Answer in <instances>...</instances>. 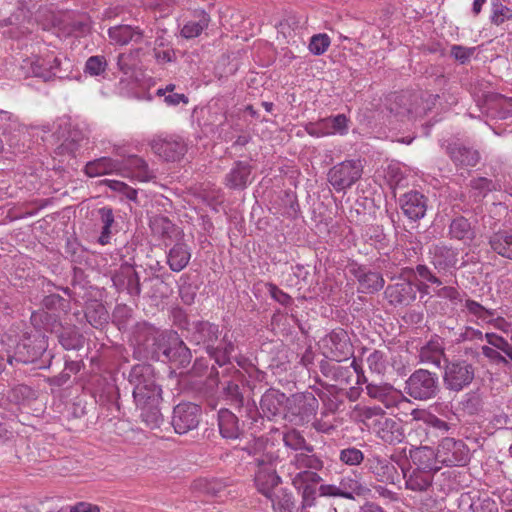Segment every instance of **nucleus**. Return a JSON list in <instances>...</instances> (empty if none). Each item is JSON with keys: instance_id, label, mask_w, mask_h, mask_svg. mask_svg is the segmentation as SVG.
<instances>
[{"instance_id": "f257e3e1", "label": "nucleus", "mask_w": 512, "mask_h": 512, "mask_svg": "<svg viewBox=\"0 0 512 512\" xmlns=\"http://www.w3.org/2000/svg\"><path fill=\"white\" fill-rule=\"evenodd\" d=\"M133 386V398L140 410L142 421L150 429L159 428L163 423L161 413L162 389L157 383L155 371L150 364H137L129 373Z\"/></svg>"}, {"instance_id": "f03ea898", "label": "nucleus", "mask_w": 512, "mask_h": 512, "mask_svg": "<svg viewBox=\"0 0 512 512\" xmlns=\"http://www.w3.org/2000/svg\"><path fill=\"white\" fill-rule=\"evenodd\" d=\"M137 341L152 358L168 361L173 367L186 368L192 360L191 350L176 332L165 333L152 325L139 328Z\"/></svg>"}, {"instance_id": "7ed1b4c3", "label": "nucleus", "mask_w": 512, "mask_h": 512, "mask_svg": "<svg viewBox=\"0 0 512 512\" xmlns=\"http://www.w3.org/2000/svg\"><path fill=\"white\" fill-rule=\"evenodd\" d=\"M208 380L212 387H219V397L228 405L243 409L245 397L240 385L248 384L244 372L235 366L223 370L212 367Z\"/></svg>"}, {"instance_id": "20e7f679", "label": "nucleus", "mask_w": 512, "mask_h": 512, "mask_svg": "<svg viewBox=\"0 0 512 512\" xmlns=\"http://www.w3.org/2000/svg\"><path fill=\"white\" fill-rule=\"evenodd\" d=\"M286 400L290 403L291 413L302 418L312 414L318 404L314 397H311L309 401L302 395H294L291 399H287L284 393L275 389H268L260 400V409L263 416L271 419L279 415Z\"/></svg>"}, {"instance_id": "39448f33", "label": "nucleus", "mask_w": 512, "mask_h": 512, "mask_svg": "<svg viewBox=\"0 0 512 512\" xmlns=\"http://www.w3.org/2000/svg\"><path fill=\"white\" fill-rule=\"evenodd\" d=\"M406 393L415 400H429L439 392V378L426 369L415 370L405 382Z\"/></svg>"}, {"instance_id": "423d86ee", "label": "nucleus", "mask_w": 512, "mask_h": 512, "mask_svg": "<svg viewBox=\"0 0 512 512\" xmlns=\"http://www.w3.org/2000/svg\"><path fill=\"white\" fill-rule=\"evenodd\" d=\"M475 377L474 366L463 359L446 360L443 383L447 390L460 392L468 387Z\"/></svg>"}, {"instance_id": "0eeeda50", "label": "nucleus", "mask_w": 512, "mask_h": 512, "mask_svg": "<svg viewBox=\"0 0 512 512\" xmlns=\"http://www.w3.org/2000/svg\"><path fill=\"white\" fill-rule=\"evenodd\" d=\"M374 415L381 417L374 422L373 428L379 439L388 445H397L404 441V426L399 420L385 417L384 411L380 407L369 408L365 412L366 418Z\"/></svg>"}, {"instance_id": "6e6552de", "label": "nucleus", "mask_w": 512, "mask_h": 512, "mask_svg": "<svg viewBox=\"0 0 512 512\" xmlns=\"http://www.w3.org/2000/svg\"><path fill=\"white\" fill-rule=\"evenodd\" d=\"M487 345L481 347V352L487 361L494 366L505 369L512 368V343L496 333H486Z\"/></svg>"}, {"instance_id": "1a4fd4ad", "label": "nucleus", "mask_w": 512, "mask_h": 512, "mask_svg": "<svg viewBox=\"0 0 512 512\" xmlns=\"http://www.w3.org/2000/svg\"><path fill=\"white\" fill-rule=\"evenodd\" d=\"M276 460L277 457L272 454H263L255 458L257 465L254 477L255 486L266 497H271L274 488L281 482V478L276 472Z\"/></svg>"}, {"instance_id": "9d476101", "label": "nucleus", "mask_w": 512, "mask_h": 512, "mask_svg": "<svg viewBox=\"0 0 512 512\" xmlns=\"http://www.w3.org/2000/svg\"><path fill=\"white\" fill-rule=\"evenodd\" d=\"M363 165L360 160H346L334 165L328 172V181L340 192L346 191L362 176Z\"/></svg>"}, {"instance_id": "9b49d317", "label": "nucleus", "mask_w": 512, "mask_h": 512, "mask_svg": "<svg viewBox=\"0 0 512 512\" xmlns=\"http://www.w3.org/2000/svg\"><path fill=\"white\" fill-rule=\"evenodd\" d=\"M435 460L445 466H464L469 461V448L459 439L442 438L435 452Z\"/></svg>"}, {"instance_id": "f8f14e48", "label": "nucleus", "mask_w": 512, "mask_h": 512, "mask_svg": "<svg viewBox=\"0 0 512 512\" xmlns=\"http://www.w3.org/2000/svg\"><path fill=\"white\" fill-rule=\"evenodd\" d=\"M422 104L421 93L405 91L394 95L389 110L401 121L410 120L426 112V107Z\"/></svg>"}, {"instance_id": "ddd939ff", "label": "nucleus", "mask_w": 512, "mask_h": 512, "mask_svg": "<svg viewBox=\"0 0 512 512\" xmlns=\"http://www.w3.org/2000/svg\"><path fill=\"white\" fill-rule=\"evenodd\" d=\"M186 338L195 345H203L205 350L212 349L221 334L219 325L199 320L188 324Z\"/></svg>"}, {"instance_id": "4468645a", "label": "nucleus", "mask_w": 512, "mask_h": 512, "mask_svg": "<svg viewBox=\"0 0 512 512\" xmlns=\"http://www.w3.org/2000/svg\"><path fill=\"white\" fill-rule=\"evenodd\" d=\"M201 417L200 406L194 403H180L173 410L172 426L178 434H185L198 427Z\"/></svg>"}, {"instance_id": "2eb2a0df", "label": "nucleus", "mask_w": 512, "mask_h": 512, "mask_svg": "<svg viewBox=\"0 0 512 512\" xmlns=\"http://www.w3.org/2000/svg\"><path fill=\"white\" fill-rule=\"evenodd\" d=\"M45 342L43 337L24 336L16 345L14 355L8 356V361L13 364V361L17 363H33L36 361L44 352Z\"/></svg>"}, {"instance_id": "dca6fc26", "label": "nucleus", "mask_w": 512, "mask_h": 512, "mask_svg": "<svg viewBox=\"0 0 512 512\" xmlns=\"http://www.w3.org/2000/svg\"><path fill=\"white\" fill-rule=\"evenodd\" d=\"M114 153L123 158L120 161L121 169H125L132 178L141 182H149L156 178L154 171L149 168L143 158L137 155H126L120 147H116Z\"/></svg>"}, {"instance_id": "f3484780", "label": "nucleus", "mask_w": 512, "mask_h": 512, "mask_svg": "<svg viewBox=\"0 0 512 512\" xmlns=\"http://www.w3.org/2000/svg\"><path fill=\"white\" fill-rule=\"evenodd\" d=\"M366 393L370 398L381 402L387 409L410 403V400L401 391L390 384L368 383Z\"/></svg>"}, {"instance_id": "a211bd4d", "label": "nucleus", "mask_w": 512, "mask_h": 512, "mask_svg": "<svg viewBox=\"0 0 512 512\" xmlns=\"http://www.w3.org/2000/svg\"><path fill=\"white\" fill-rule=\"evenodd\" d=\"M323 376L335 382L338 385H350L354 379L355 373H358L360 365L354 358L349 365H340L328 360H322L319 365Z\"/></svg>"}, {"instance_id": "6ab92c4d", "label": "nucleus", "mask_w": 512, "mask_h": 512, "mask_svg": "<svg viewBox=\"0 0 512 512\" xmlns=\"http://www.w3.org/2000/svg\"><path fill=\"white\" fill-rule=\"evenodd\" d=\"M323 467V460L314 451L312 453L302 451L296 453L292 458L289 469H293V471H289L288 474L291 479L299 478L303 474L319 475L318 471L322 470Z\"/></svg>"}, {"instance_id": "aec40b11", "label": "nucleus", "mask_w": 512, "mask_h": 512, "mask_svg": "<svg viewBox=\"0 0 512 512\" xmlns=\"http://www.w3.org/2000/svg\"><path fill=\"white\" fill-rule=\"evenodd\" d=\"M365 466L378 482L395 485L400 481L396 466L385 458L380 456L367 458Z\"/></svg>"}, {"instance_id": "412c9836", "label": "nucleus", "mask_w": 512, "mask_h": 512, "mask_svg": "<svg viewBox=\"0 0 512 512\" xmlns=\"http://www.w3.org/2000/svg\"><path fill=\"white\" fill-rule=\"evenodd\" d=\"M325 342L329 353L336 362L347 360L348 356L353 354V345L344 329H335L330 332Z\"/></svg>"}, {"instance_id": "4be33fe9", "label": "nucleus", "mask_w": 512, "mask_h": 512, "mask_svg": "<svg viewBox=\"0 0 512 512\" xmlns=\"http://www.w3.org/2000/svg\"><path fill=\"white\" fill-rule=\"evenodd\" d=\"M439 468H429L424 466L415 468L410 472L402 469L405 487L413 492H426L433 484L434 475Z\"/></svg>"}, {"instance_id": "5701e85b", "label": "nucleus", "mask_w": 512, "mask_h": 512, "mask_svg": "<svg viewBox=\"0 0 512 512\" xmlns=\"http://www.w3.org/2000/svg\"><path fill=\"white\" fill-rule=\"evenodd\" d=\"M385 296L394 306H408L416 299V289L412 282L400 279L386 287Z\"/></svg>"}, {"instance_id": "b1692460", "label": "nucleus", "mask_w": 512, "mask_h": 512, "mask_svg": "<svg viewBox=\"0 0 512 512\" xmlns=\"http://www.w3.org/2000/svg\"><path fill=\"white\" fill-rule=\"evenodd\" d=\"M322 481L320 475L303 474L299 478H292L291 483L302 496V506L312 507L316 504L319 495L317 485Z\"/></svg>"}, {"instance_id": "393cba45", "label": "nucleus", "mask_w": 512, "mask_h": 512, "mask_svg": "<svg viewBox=\"0 0 512 512\" xmlns=\"http://www.w3.org/2000/svg\"><path fill=\"white\" fill-rule=\"evenodd\" d=\"M152 151L165 161H178L186 153V145L181 140L153 139L150 142Z\"/></svg>"}, {"instance_id": "a878e982", "label": "nucleus", "mask_w": 512, "mask_h": 512, "mask_svg": "<svg viewBox=\"0 0 512 512\" xmlns=\"http://www.w3.org/2000/svg\"><path fill=\"white\" fill-rule=\"evenodd\" d=\"M403 213L411 220L423 218L427 210V198L418 191H410L400 198Z\"/></svg>"}, {"instance_id": "bb28decb", "label": "nucleus", "mask_w": 512, "mask_h": 512, "mask_svg": "<svg viewBox=\"0 0 512 512\" xmlns=\"http://www.w3.org/2000/svg\"><path fill=\"white\" fill-rule=\"evenodd\" d=\"M253 167L244 161H236L225 176V185L234 190H244L250 179Z\"/></svg>"}, {"instance_id": "cd10ccee", "label": "nucleus", "mask_w": 512, "mask_h": 512, "mask_svg": "<svg viewBox=\"0 0 512 512\" xmlns=\"http://www.w3.org/2000/svg\"><path fill=\"white\" fill-rule=\"evenodd\" d=\"M218 427L221 436L226 439L235 440L243 434L238 417L226 408L218 412Z\"/></svg>"}, {"instance_id": "c85d7f7f", "label": "nucleus", "mask_w": 512, "mask_h": 512, "mask_svg": "<svg viewBox=\"0 0 512 512\" xmlns=\"http://www.w3.org/2000/svg\"><path fill=\"white\" fill-rule=\"evenodd\" d=\"M446 151L455 165L461 167H474L480 159L478 151L459 143L449 144Z\"/></svg>"}, {"instance_id": "c756f323", "label": "nucleus", "mask_w": 512, "mask_h": 512, "mask_svg": "<svg viewBox=\"0 0 512 512\" xmlns=\"http://www.w3.org/2000/svg\"><path fill=\"white\" fill-rule=\"evenodd\" d=\"M209 23L210 16L206 11L195 10L193 12V19L183 25L180 35L185 39L196 38L208 27Z\"/></svg>"}, {"instance_id": "7c9ffc66", "label": "nucleus", "mask_w": 512, "mask_h": 512, "mask_svg": "<svg viewBox=\"0 0 512 512\" xmlns=\"http://www.w3.org/2000/svg\"><path fill=\"white\" fill-rule=\"evenodd\" d=\"M191 259V249L184 242H177L167 253V264L173 272L182 271Z\"/></svg>"}, {"instance_id": "2f4dec72", "label": "nucleus", "mask_w": 512, "mask_h": 512, "mask_svg": "<svg viewBox=\"0 0 512 512\" xmlns=\"http://www.w3.org/2000/svg\"><path fill=\"white\" fill-rule=\"evenodd\" d=\"M119 170H121L120 161L110 157H100L89 161L84 167V173L90 178L111 174Z\"/></svg>"}, {"instance_id": "473e14b6", "label": "nucleus", "mask_w": 512, "mask_h": 512, "mask_svg": "<svg viewBox=\"0 0 512 512\" xmlns=\"http://www.w3.org/2000/svg\"><path fill=\"white\" fill-rule=\"evenodd\" d=\"M449 235L452 239L467 244L472 242L476 236L475 227L464 216H457L450 223Z\"/></svg>"}, {"instance_id": "72a5a7b5", "label": "nucleus", "mask_w": 512, "mask_h": 512, "mask_svg": "<svg viewBox=\"0 0 512 512\" xmlns=\"http://www.w3.org/2000/svg\"><path fill=\"white\" fill-rule=\"evenodd\" d=\"M347 122L348 119L344 114H339L334 117H328L321 119L316 124V129L319 133H316L315 130H309V134L311 135H329L334 133L343 134L347 130Z\"/></svg>"}, {"instance_id": "f704fd0d", "label": "nucleus", "mask_w": 512, "mask_h": 512, "mask_svg": "<svg viewBox=\"0 0 512 512\" xmlns=\"http://www.w3.org/2000/svg\"><path fill=\"white\" fill-rule=\"evenodd\" d=\"M108 35L116 44L126 45L130 41L139 43L143 38V31L130 25H118L109 28Z\"/></svg>"}, {"instance_id": "c9c22d12", "label": "nucleus", "mask_w": 512, "mask_h": 512, "mask_svg": "<svg viewBox=\"0 0 512 512\" xmlns=\"http://www.w3.org/2000/svg\"><path fill=\"white\" fill-rule=\"evenodd\" d=\"M419 360L422 363H431L437 367H441L442 361L446 363L448 359L440 342L431 340L421 347Z\"/></svg>"}, {"instance_id": "e433bc0d", "label": "nucleus", "mask_w": 512, "mask_h": 512, "mask_svg": "<svg viewBox=\"0 0 512 512\" xmlns=\"http://www.w3.org/2000/svg\"><path fill=\"white\" fill-rule=\"evenodd\" d=\"M491 249L498 255L512 260V232L498 231L489 238Z\"/></svg>"}, {"instance_id": "4c0bfd02", "label": "nucleus", "mask_w": 512, "mask_h": 512, "mask_svg": "<svg viewBox=\"0 0 512 512\" xmlns=\"http://www.w3.org/2000/svg\"><path fill=\"white\" fill-rule=\"evenodd\" d=\"M268 498L275 512H295L296 510V499L287 489L280 488L272 492L271 497Z\"/></svg>"}, {"instance_id": "58836bf2", "label": "nucleus", "mask_w": 512, "mask_h": 512, "mask_svg": "<svg viewBox=\"0 0 512 512\" xmlns=\"http://www.w3.org/2000/svg\"><path fill=\"white\" fill-rule=\"evenodd\" d=\"M432 263L438 272L446 271L455 267L458 263L457 253L452 248L437 246L435 248Z\"/></svg>"}, {"instance_id": "ea45409f", "label": "nucleus", "mask_w": 512, "mask_h": 512, "mask_svg": "<svg viewBox=\"0 0 512 512\" xmlns=\"http://www.w3.org/2000/svg\"><path fill=\"white\" fill-rule=\"evenodd\" d=\"M355 276L363 292L374 293L381 290L384 286V279L378 272H366L359 268L355 272Z\"/></svg>"}, {"instance_id": "a19ab883", "label": "nucleus", "mask_w": 512, "mask_h": 512, "mask_svg": "<svg viewBox=\"0 0 512 512\" xmlns=\"http://www.w3.org/2000/svg\"><path fill=\"white\" fill-rule=\"evenodd\" d=\"M85 317L93 327L100 328L108 323L109 313L101 302L94 300L87 304Z\"/></svg>"}, {"instance_id": "79ce46f5", "label": "nucleus", "mask_w": 512, "mask_h": 512, "mask_svg": "<svg viewBox=\"0 0 512 512\" xmlns=\"http://www.w3.org/2000/svg\"><path fill=\"white\" fill-rule=\"evenodd\" d=\"M341 498L354 500L355 496H365L369 489L354 477H343L339 482Z\"/></svg>"}, {"instance_id": "37998d69", "label": "nucleus", "mask_w": 512, "mask_h": 512, "mask_svg": "<svg viewBox=\"0 0 512 512\" xmlns=\"http://www.w3.org/2000/svg\"><path fill=\"white\" fill-rule=\"evenodd\" d=\"M21 68L26 71L27 75L41 78L45 82L54 79V72L48 70L44 61L39 57L25 59Z\"/></svg>"}, {"instance_id": "c03bdc74", "label": "nucleus", "mask_w": 512, "mask_h": 512, "mask_svg": "<svg viewBox=\"0 0 512 512\" xmlns=\"http://www.w3.org/2000/svg\"><path fill=\"white\" fill-rule=\"evenodd\" d=\"M194 487L207 495L221 497L225 494L228 483L222 479H199L195 481Z\"/></svg>"}, {"instance_id": "a18cd8bd", "label": "nucleus", "mask_w": 512, "mask_h": 512, "mask_svg": "<svg viewBox=\"0 0 512 512\" xmlns=\"http://www.w3.org/2000/svg\"><path fill=\"white\" fill-rule=\"evenodd\" d=\"M283 442L286 447L295 451H306L309 453L314 451V447L308 444L300 432L295 429H291L284 433Z\"/></svg>"}, {"instance_id": "49530a36", "label": "nucleus", "mask_w": 512, "mask_h": 512, "mask_svg": "<svg viewBox=\"0 0 512 512\" xmlns=\"http://www.w3.org/2000/svg\"><path fill=\"white\" fill-rule=\"evenodd\" d=\"M409 455L413 463L417 465L416 468H421L424 466H428L429 468H437L433 463V459H435V452L430 447H415L410 450Z\"/></svg>"}, {"instance_id": "de8ad7c7", "label": "nucleus", "mask_w": 512, "mask_h": 512, "mask_svg": "<svg viewBox=\"0 0 512 512\" xmlns=\"http://www.w3.org/2000/svg\"><path fill=\"white\" fill-rule=\"evenodd\" d=\"M59 343L66 350H78L83 346L84 338L75 328H65L58 336Z\"/></svg>"}, {"instance_id": "09e8293b", "label": "nucleus", "mask_w": 512, "mask_h": 512, "mask_svg": "<svg viewBox=\"0 0 512 512\" xmlns=\"http://www.w3.org/2000/svg\"><path fill=\"white\" fill-rule=\"evenodd\" d=\"M98 213L103 224L101 234L98 238V243L101 245H107L111 240V226L114 223L113 211L109 207H102L98 210Z\"/></svg>"}, {"instance_id": "8fccbe9b", "label": "nucleus", "mask_w": 512, "mask_h": 512, "mask_svg": "<svg viewBox=\"0 0 512 512\" xmlns=\"http://www.w3.org/2000/svg\"><path fill=\"white\" fill-rule=\"evenodd\" d=\"M413 419L415 420H423L426 424L431 427L441 431L448 432L450 429V424L432 413H427L424 410L414 409L411 413Z\"/></svg>"}, {"instance_id": "3c124183", "label": "nucleus", "mask_w": 512, "mask_h": 512, "mask_svg": "<svg viewBox=\"0 0 512 512\" xmlns=\"http://www.w3.org/2000/svg\"><path fill=\"white\" fill-rule=\"evenodd\" d=\"M512 19V9L503 5L500 0H492L490 21L494 25H501Z\"/></svg>"}, {"instance_id": "603ef678", "label": "nucleus", "mask_w": 512, "mask_h": 512, "mask_svg": "<svg viewBox=\"0 0 512 512\" xmlns=\"http://www.w3.org/2000/svg\"><path fill=\"white\" fill-rule=\"evenodd\" d=\"M108 67L106 57L103 55L90 56L84 66V72L90 76L103 75Z\"/></svg>"}, {"instance_id": "864d4df0", "label": "nucleus", "mask_w": 512, "mask_h": 512, "mask_svg": "<svg viewBox=\"0 0 512 512\" xmlns=\"http://www.w3.org/2000/svg\"><path fill=\"white\" fill-rule=\"evenodd\" d=\"M48 64H49L48 70H51L55 74L54 79L55 78H59V79L68 78L72 71V68H73V64H72L71 60L66 57H64L63 59H61L59 57H55L52 60V62H49Z\"/></svg>"}, {"instance_id": "5fc2aeb1", "label": "nucleus", "mask_w": 512, "mask_h": 512, "mask_svg": "<svg viewBox=\"0 0 512 512\" xmlns=\"http://www.w3.org/2000/svg\"><path fill=\"white\" fill-rule=\"evenodd\" d=\"M65 30L68 35L83 36L90 30L89 20L86 16L73 18L66 23Z\"/></svg>"}, {"instance_id": "6e6d98bb", "label": "nucleus", "mask_w": 512, "mask_h": 512, "mask_svg": "<svg viewBox=\"0 0 512 512\" xmlns=\"http://www.w3.org/2000/svg\"><path fill=\"white\" fill-rule=\"evenodd\" d=\"M339 460L349 466L360 465L364 461V454L356 447L344 448L339 453Z\"/></svg>"}, {"instance_id": "4d7b16f0", "label": "nucleus", "mask_w": 512, "mask_h": 512, "mask_svg": "<svg viewBox=\"0 0 512 512\" xmlns=\"http://www.w3.org/2000/svg\"><path fill=\"white\" fill-rule=\"evenodd\" d=\"M126 288L125 291L131 296H139L141 293V284L138 273L130 265H126Z\"/></svg>"}, {"instance_id": "13d9d810", "label": "nucleus", "mask_w": 512, "mask_h": 512, "mask_svg": "<svg viewBox=\"0 0 512 512\" xmlns=\"http://www.w3.org/2000/svg\"><path fill=\"white\" fill-rule=\"evenodd\" d=\"M206 352L212 359H214L215 363L219 366L221 370L230 366H234L230 361L231 357L228 354H226V352L222 349L221 346L213 345L212 349H207Z\"/></svg>"}, {"instance_id": "bf43d9fd", "label": "nucleus", "mask_w": 512, "mask_h": 512, "mask_svg": "<svg viewBox=\"0 0 512 512\" xmlns=\"http://www.w3.org/2000/svg\"><path fill=\"white\" fill-rule=\"evenodd\" d=\"M369 369L377 374H382L386 368V361L383 352L374 350L366 359Z\"/></svg>"}, {"instance_id": "052dcab7", "label": "nucleus", "mask_w": 512, "mask_h": 512, "mask_svg": "<svg viewBox=\"0 0 512 512\" xmlns=\"http://www.w3.org/2000/svg\"><path fill=\"white\" fill-rule=\"evenodd\" d=\"M330 39L326 34L312 36L309 43V50L314 55H322L329 47Z\"/></svg>"}, {"instance_id": "680f3d73", "label": "nucleus", "mask_w": 512, "mask_h": 512, "mask_svg": "<svg viewBox=\"0 0 512 512\" xmlns=\"http://www.w3.org/2000/svg\"><path fill=\"white\" fill-rule=\"evenodd\" d=\"M67 301L58 294H49L42 300V305L48 310L64 309Z\"/></svg>"}, {"instance_id": "e2e57ef3", "label": "nucleus", "mask_w": 512, "mask_h": 512, "mask_svg": "<svg viewBox=\"0 0 512 512\" xmlns=\"http://www.w3.org/2000/svg\"><path fill=\"white\" fill-rule=\"evenodd\" d=\"M420 278L426 280L431 284H435L437 287L443 284V281L434 275L432 271L424 264H418L413 270Z\"/></svg>"}, {"instance_id": "0e129e2a", "label": "nucleus", "mask_w": 512, "mask_h": 512, "mask_svg": "<svg viewBox=\"0 0 512 512\" xmlns=\"http://www.w3.org/2000/svg\"><path fill=\"white\" fill-rule=\"evenodd\" d=\"M483 334L480 330L470 326L463 327L456 338L457 342L482 340Z\"/></svg>"}, {"instance_id": "69168bd1", "label": "nucleus", "mask_w": 512, "mask_h": 512, "mask_svg": "<svg viewBox=\"0 0 512 512\" xmlns=\"http://www.w3.org/2000/svg\"><path fill=\"white\" fill-rule=\"evenodd\" d=\"M473 512H498L497 503L488 496L478 497Z\"/></svg>"}, {"instance_id": "338daca9", "label": "nucleus", "mask_w": 512, "mask_h": 512, "mask_svg": "<svg viewBox=\"0 0 512 512\" xmlns=\"http://www.w3.org/2000/svg\"><path fill=\"white\" fill-rule=\"evenodd\" d=\"M153 55L157 63L159 64L171 63L176 60V53L173 48H153Z\"/></svg>"}, {"instance_id": "774afa93", "label": "nucleus", "mask_w": 512, "mask_h": 512, "mask_svg": "<svg viewBox=\"0 0 512 512\" xmlns=\"http://www.w3.org/2000/svg\"><path fill=\"white\" fill-rule=\"evenodd\" d=\"M465 307L471 314H473L479 318H485L486 316L493 315V312L489 311L484 306H482L480 303H478L474 300H471V299L466 300Z\"/></svg>"}]
</instances>
